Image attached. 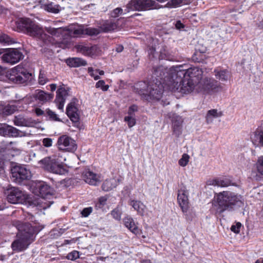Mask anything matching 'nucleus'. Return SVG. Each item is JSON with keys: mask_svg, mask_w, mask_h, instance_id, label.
<instances>
[{"mask_svg": "<svg viewBox=\"0 0 263 263\" xmlns=\"http://www.w3.org/2000/svg\"><path fill=\"white\" fill-rule=\"evenodd\" d=\"M169 70L164 66H159L155 68L153 81L148 84L144 82H139L135 86L137 92L147 100H159L162 96L165 86L168 88L170 83Z\"/></svg>", "mask_w": 263, "mask_h": 263, "instance_id": "1", "label": "nucleus"}, {"mask_svg": "<svg viewBox=\"0 0 263 263\" xmlns=\"http://www.w3.org/2000/svg\"><path fill=\"white\" fill-rule=\"evenodd\" d=\"M17 26L21 31L36 37L41 46L56 44L58 47L65 49L69 47L70 45L69 38L63 39L62 41L55 43L52 36L45 33L41 27L30 18H24L20 20L17 22Z\"/></svg>", "mask_w": 263, "mask_h": 263, "instance_id": "2", "label": "nucleus"}, {"mask_svg": "<svg viewBox=\"0 0 263 263\" xmlns=\"http://www.w3.org/2000/svg\"><path fill=\"white\" fill-rule=\"evenodd\" d=\"M17 229L18 238L14 240L11 244L13 251L15 252H22L25 250L29 245L33 241L34 234H37V231L29 224H23L19 221L13 222Z\"/></svg>", "mask_w": 263, "mask_h": 263, "instance_id": "3", "label": "nucleus"}, {"mask_svg": "<svg viewBox=\"0 0 263 263\" xmlns=\"http://www.w3.org/2000/svg\"><path fill=\"white\" fill-rule=\"evenodd\" d=\"M213 204L216 213L221 214L226 211H232L235 205L240 206L242 202L240 195L223 191L215 194Z\"/></svg>", "mask_w": 263, "mask_h": 263, "instance_id": "4", "label": "nucleus"}, {"mask_svg": "<svg viewBox=\"0 0 263 263\" xmlns=\"http://www.w3.org/2000/svg\"><path fill=\"white\" fill-rule=\"evenodd\" d=\"M170 83L168 89L174 92H179L182 93L191 92L196 84L192 81L183 77H179L176 73L169 74Z\"/></svg>", "mask_w": 263, "mask_h": 263, "instance_id": "5", "label": "nucleus"}, {"mask_svg": "<svg viewBox=\"0 0 263 263\" xmlns=\"http://www.w3.org/2000/svg\"><path fill=\"white\" fill-rule=\"evenodd\" d=\"M66 160L65 157L57 158L56 156L45 157L39 160L45 170L56 174L63 175L66 173L63 163Z\"/></svg>", "mask_w": 263, "mask_h": 263, "instance_id": "6", "label": "nucleus"}, {"mask_svg": "<svg viewBox=\"0 0 263 263\" xmlns=\"http://www.w3.org/2000/svg\"><path fill=\"white\" fill-rule=\"evenodd\" d=\"M170 74L176 73L177 76L183 78H186L197 84L201 79L202 71L197 67H193L187 69H184L182 66L172 67L168 68Z\"/></svg>", "mask_w": 263, "mask_h": 263, "instance_id": "7", "label": "nucleus"}, {"mask_svg": "<svg viewBox=\"0 0 263 263\" xmlns=\"http://www.w3.org/2000/svg\"><path fill=\"white\" fill-rule=\"evenodd\" d=\"M161 8L160 5L153 0H131L127 5L125 11H146Z\"/></svg>", "mask_w": 263, "mask_h": 263, "instance_id": "8", "label": "nucleus"}, {"mask_svg": "<svg viewBox=\"0 0 263 263\" xmlns=\"http://www.w3.org/2000/svg\"><path fill=\"white\" fill-rule=\"evenodd\" d=\"M9 80L16 84H23L31 79V73L28 70L20 66H17L12 69L7 74Z\"/></svg>", "mask_w": 263, "mask_h": 263, "instance_id": "9", "label": "nucleus"}, {"mask_svg": "<svg viewBox=\"0 0 263 263\" xmlns=\"http://www.w3.org/2000/svg\"><path fill=\"white\" fill-rule=\"evenodd\" d=\"M11 173L12 181L18 184H23L24 181L29 180L31 177L30 170L23 165L12 166Z\"/></svg>", "mask_w": 263, "mask_h": 263, "instance_id": "10", "label": "nucleus"}, {"mask_svg": "<svg viewBox=\"0 0 263 263\" xmlns=\"http://www.w3.org/2000/svg\"><path fill=\"white\" fill-rule=\"evenodd\" d=\"M4 193L7 201L12 204L23 203L26 199L24 193L18 188L9 185L4 187Z\"/></svg>", "mask_w": 263, "mask_h": 263, "instance_id": "11", "label": "nucleus"}, {"mask_svg": "<svg viewBox=\"0 0 263 263\" xmlns=\"http://www.w3.org/2000/svg\"><path fill=\"white\" fill-rule=\"evenodd\" d=\"M57 145L59 150L65 152H73L77 148L75 141L67 135L59 137Z\"/></svg>", "mask_w": 263, "mask_h": 263, "instance_id": "12", "label": "nucleus"}, {"mask_svg": "<svg viewBox=\"0 0 263 263\" xmlns=\"http://www.w3.org/2000/svg\"><path fill=\"white\" fill-rule=\"evenodd\" d=\"M32 192L36 195L45 198L52 192V188L46 182L37 181L33 182L31 186Z\"/></svg>", "mask_w": 263, "mask_h": 263, "instance_id": "13", "label": "nucleus"}, {"mask_svg": "<svg viewBox=\"0 0 263 263\" xmlns=\"http://www.w3.org/2000/svg\"><path fill=\"white\" fill-rule=\"evenodd\" d=\"M23 53L17 49H9L2 55V60L10 64L18 62L23 58Z\"/></svg>", "mask_w": 263, "mask_h": 263, "instance_id": "14", "label": "nucleus"}, {"mask_svg": "<svg viewBox=\"0 0 263 263\" xmlns=\"http://www.w3.org/2000/svg\"><path fill=\"white\" fill-rule=\"evenodd\" d=\"M26 133L16 128L6 124H0V135L9 137H23L26 135Z\"/></svg>", "mask_w": 263, "mask_h": 263, "instance_id": "15", "label": "nucleus"}, {"mask_svg": "<svg viewBox=\"0 0 263 263\" xmlns=\"http://www.w3.org/2000/svg\"><path fill=\"white\" fill-rule=\"evenodd\" d=\"M69 88L64 86H61L57 91V96L55 102L58 108L63 111L65 101L69 96Z\"/></svg>", "mask_w": 263, "mask_h": 263, "instance_id": "16", "label": "nucleus"}, {"mask_svg": "<svg viewBox=\"0 0 263 263\" xmlns=\"http://www.w3.org/2000/svg\"><path fill=\"white\" fill-rule=\"evenodd\" d=\"M66 114L72 122L74 123V126L79 127L80 125V117L81 111L77 108L73 103H69L66 108Z\"/></svg>", "mask_w": 263, "mask_h": 263, "instance_id": "17", "label": "nucleus"}, {"mask_svg": "<svg viewBox=\"0 0 263 263\" xmlns=\"http://www.w3.org/2000/svg\"><path fill=\"white\" fill-rule=\"evenodd\" d=\"M97 24L102 32H109L115 30L118 27L117 21L113 20H100Z\"/></svg>", "mask_w": 263, "mask_h": 263, "instance_id": "18", "label": "nucleus"}, {"mask_svg": "<svg viewBox=\"0 0 263 263\" xmlns=\"http://www.w3.org/2000/svg\"><path fill=\"white\" fill-rule=\"evenodd\" d=\"M82 177L85 182L92 185H97L100 181L99 177L89 170H86L83 172Z\"/></svg>", "mask_w": 263, "mask_h": 263, "instance_id": "19", "label": "nucleus"}, {"mask_svg": "<svg viewBox=\"0 0 263 263\" xmlns=\"http://www.w3.org/2000/svg\"><path fill=\"white\" fill-rule=\"evenodd\" d=\"M13 121L14 125L18 126L31 127L35 123L31 119L26 118L21 115L15 116Z\"/></svg>", "mask_w": 263, "mask_h": 263, "instance_id": "20", "label": "nucleus"}, {"mask_svg": "<svg viewBox=\"0 0 263 263\" xmlns=\"http://www.w3.org/2000/svg\"><path fill=\"white\" fill-rule=\"evenodd\" d=\"M177 200L182 212L183 213L186 212L189 208V202L187 196L185 191L182 190L179 191Z\"/></svg>", "mask_w": 263, "mask_h": 263, "instance_id": "21", "label": "nucleus"}, {"mask_svg": "<svg viewBox=\"0 0 263 263\" xmlns=\"http://www.w3.org/2000/svg\"><path fill=\"white\" fill-rule=\"evenodd\" d=\"M203 86L205 89L218 91L221 89V87L219 82L212 78H205L204 80Z\"/></svg>", "mask_w": 263, "mask_h": 263, "instance_id": "22", "label": "nucleus"}, {"mask_svg": "<svg viewBox=\"0 0 263 263\" xmlns=\"http://www.w3.org/2000/svg\"><path fill=\"white\" fill-rule=\"evenodd\" d=\"M119 181V179L114 178L106 179L102 185V190L108 192L113 190L118 185Z\"/></svg>", "mask_w": 263, "mask_h": 263, "instance_id": "23", "label": "nucleus"}, {"mask_svg": "<svg viewBox=\"0 0 263 263\" xmlns=\"http://www.w3.org/2000/svg\"><path fill=\"white\" fill-rule=\"evenodd\" d=\"M125 226L127 228L133 233L138 234L140 230L135 224L134 219L131 217L127 216L123 219Z\"/></svg>", "mask_w": 263, "mask_h": 263, "instance_id": "24", "label": "nucleus"}, {"mask_svg": "<svg viewBox=\"0 0 263 263\" xmlns=\"http://www.w3.org/2000/svg\"><path fill=\"white\" fill-rule=\"evenodd\" d=\"M68 66L71 67H79L87 65V62L80 58H70L66 60Z\"/></svg>", "mask_w": 263, "mask_h": 263, "instance_id": "25", "label": "nucleus"}, {"mask_svg": "<svg viewBox=\"0 0 263 263\" xmlns=\"http://www.w3.org/2000/svg\"><path fill=\"white\" fill-rule=\"evenodd\" d=\"M129 205L132 206L139 215H143L145 205L142 202L136 200H130L129 201Z\"/></svg>", "mask_w": 263, "mask_h": 263, "instance_id": "26", "label": "nucleus"}, {"mask_svg": "<svg viewBox=\"0 0 263 263\" xmlns=\"http://www.w3.org/2000/svg\"><path fill=\"white\" fill-rule=\"evenodd\" d=\"M208 184L221 187H227L232 184L231 180L227 178L214 179L208 181Z\"/></svg>", "mask_w": 263, "mask_h": 263, "instance_id": "27", "label": "nucleus"}, {"mask_svg": "<svg viewBox=\"0 0 263 263\" xmlns=\"http://www.w3.org/2000/svg\"><path fill=\"white\" fill-rule=\"evenodd\" d=\"M223 115L221 111H218L217 109H213L209 110L206 116V121L208 123L213 122V118L220 117Z\"/></svg>", "mask_w": 263, "mask_h": 263, "instance_id": "28", "label": "nucleus"}, {"mask_svg": "<svg viewBox=\"0 0 263 263\" xmlns=\"http://www.w3.org/2000/svg\"><path fill=\"white\" fill-rule=\"evenodd\" d=\"M182 120L180 117L173 122V133L175 136L178 137L182 133Z\"/></svg>", "mask_w": 263, "mask_h": 263, "instance_id": "29", "label": "nucleus"}, {"mask_svg": "<svg viewBox=\"0 0 263 263\" xmlns=\"http://www.w3.org/2000/svg\"><path fill=\"white\" fill-rule=\"evenodd\" d=\"M191 0H171L166 4V7L168 8H176L181 5H186L191 3Z\"/></svg>", "mask_w": 263, "mask_h": 263, "instance_id": "30", "label": "nucleus"}, {"mask_svg": "<svg viewBox=\"0 0 263 263\" xmlns=\"http://www.w3.org/2000/svg\"><path fill=\"white\" fill-rule=\"evenodd\" d=\"M42 7L43 9L49 12L58 13L60 11V10L59 9V6L58 5L54 4L53 3L43 4Z\"/></svg>", "mask_w": 263, "mask_h": 263, "instance_id": "31", "label": "nucleus"}, {"mask_svg": "<svg viewBox=\"0 0 263 263\" xmlns=\"http://www.w3.org/2000/svg\"><path fill=\"white\" fill-rule=\"evenodd\" d=\"M215 76L216 79L221 81H227L228 78V71L227 70H214Z\"/></svg>", "mask_w": 263, "mask_h": 263, "instance_id": "32", "label": "nucleus"}, {"mask_svg": "<svg viewBox=\"0 0 263 263\" xmlns=\"http://www.w3.org/2000/svg\"><path fill=\"white\" fill-rule=\"evenodd\" d=\"M71 34L74 36H77L82 34H85V27L84 26H77L71 29Z\"/></svg>", "mask_w": 263, "mask_h": 263, "instance_id": "33", "label": "nucleus"}, {"mask_svg": "<svg viewBox=\"0 0 263 263\" xmlns=\"http://www.w3.org/2000/svg\"><path fill=\"white\" fill-rule=\"evenodd\" d=\"M160 57L162 59H164L169 61L173 60V56L169 52L166 47L161 49L160 51Z\"/></svg>", "mask_w": 263, "mask_h": 263, "instance_id": "34", "label": "nucleus"}, {"mask_svg": "<svg viewBox=\"0 0 263 263\" xmlns=\"http://www.w3.org/2000/svg\"><path fill=\"white\" fill-rule=\"evenodd\" d=\"M53 94H49L43 91H40L37 95V97L39 100L42 101H47L53 98Z\"/></svg>", "mask_w": 263, "mask_h": 263, "instance_id": "35", "label": "nucleus"}, {"mask_svg": "<svg viewBox=\"0 0 263 263\" xmlns=\"http://www.w3.org/2000/svg\"><path fill=\"white\" fill-rule=\"evenodd\" d=\"M254 142H258L263 146V131H257L255 132L254 136L251 138Z\"/></svg>", "mask_w": 263, "mask_h": 263, "instance_id": "36", "label": "nucleus"}, {"mask_svg": "<svg viewBox=\"0 0 263 263\" xmlns=\"http://www.w3.org/2000/svg\"><path fill=\"white\" fill-rule=\"evenodd\" d=\"M101 30L100 28L85 27V34H87L90 36L97 35L100 33Z\"/></svg>", "mask_w": 263, "mask_h": 263, "instance_id": "37", "label": "nucleus"}, {"mask_svg": "<svg viewBox=\"0 0 263 263\" xmlns=\"http://www.w3.org/2000/svg\"><path fill=\"white\" fill-rule=\"evenodd\" d=\"M16 110V106L8 105L4 108L3 112L4 115L8 116L13 114Z\"/></svg>", "mask_w": 263, "mask_h": 263, "instance_id": "38", "label": "nucleus"}, {"mask_svg": "<svg viewBox=\"0 0 263 263\" xmlns=\"http://www.w3.org/2000/svg\"><path fill=\"white\" fill-rule=\"evenodd\" d=\"M46 152L47 151L45 150L43 147H40L38 149L36 150L35 152H31L30 156L33 158L37 157L38 159H40L41 158V154Z\"/></svg>", "mask_w": 263, "mask_h": 263, "instance_id": "39", "label": "nucleus"}, {"mask_svg": "<svg viewBox=\"0 0 263 263\" xmlns=\"http://www.w3.org/2000/svg\"><path fill=\"white\" fill-rule=\"evenodd\" d=\"M8 147L9 149L14 152L16 154H20L21 152V148L16 142H10Z\"/></svg>", "mask_w": 263, "mask_h": 263, "instance_id": "40", "label": "nucleus"}, {"mask_svg": "<svg viewBox=\"0 0 263 263\" xmlns=\"http://www.w3.org/2000/svg\"><path fill=\"white\" fill-rule=\"evenodd\" d=\"M47 31L52 35H55L58 36L60 34H62L63 31V29L61 28H54L49 27L46 29Z\"/></svg>", "mask_w": 263, "mask_h": 263, "instance_id": "41", "label": "nucleus"}, {"mask_svg": "<svg viewBox=\"0 0 263 263\" xmlns=\"http://www.w3.org/2000/svg\"><path fill=\"white\" fill-rule=\"evenodd\" d=\"M256 165L258 172L263 175V156L258 157Z\"/></svg>", "mask_w": 263, "mask_h": 263, "instance_id": "42", "label": "nucleus"}, {"mask_svg": "<svg viewBox=\"0 0 263 263\" xmlns=\"http://www.w3.org/2000/svg\"><path fill=\"white\" fill-rule=\"evenodd\" d=\"M189 156L186 154H183L181 158L179 160L178 163L181 166H186L189 161Z\"/></svg>", "mask_w": 263, "mask_h": 263, "instance_id": "43", "label": "nucleus"}, {"mask_svg": "<svg viewBox=\"0 0 263 263\" xmlns=\"http://www.w3.org/2000/svg\"><path fill=\"white\" fill-rule=\"evenodd\" d=\"M46 114L49 118L53 121H60V119L58 117L57 115L49 109L46 110Z\"/></svg>", "mask_w": 263, "mask_h": 263, "instance_id": "44", "label": "nucleus"}, {"mask_svg": "<svg viewBox=\"0 0 263 263\" xmlns=\"http://www.w3.org/2000/svg\"><path fill=\"white\" fill-rule=\"evenodd\" d=\"M124 121L127 123L129 127H132L136 124V119L134 116H127L125 117Z\"/></svg>", "mask_w": 263, "mask_h": 263, "instance_id": "45", "label": "nucleus"}, {"mask_svg": "<svg viewBox=\"0 0 263 263\" xmlns=\"http://www.w3.org/2000/svg\"><path fill=\"white\" fill-rule=\"evenodd\" d=\"M123 13V9L121 8H117L114 9L110 12V16L113 18H116L122 14Z\"/></svg>", "mask_w": 263, "mask_h": 263, "instance_id": "46", "label": "nucleus"}, {"mask_svg": "<svg viewBox=\"0 0 263 263\" xmlns=\"http://www.w3.org/2000/svg\"><path fill=\"white\" fill-rule=\"evenodd\" d=\"M107 197L106 196L101 197L99 198L98 202L96 204V206L97 209L102 208L106 202Z\"/></svg>", "mask_w": 263, "mask_h": 263, "instance_id": "47", "label": "nucleus"}, {"mask_svg": "<svg viewBox=\"0 0 263 263\" xmlns=\"http://www.w3.org/2000/svg\"><path fill=\"white\" fill-rule=\"evenodd\" d=\"M66 258L69 260H74L79 258V252L73 251L67 254Z\"/></svg>", "mask_w": 263, "mask_h": 263, "instance_id": "48", "label": "nucleus"}, {"mask_svg": "<svg viewBox=\"0 0 263 263\" xmlns=\"http://www.w3.org/2000/svg\"><path fill=\"white\" fill-rule=\"evenodd\" d=\"M98 47L96 45L92 46L90 47L88 46L87 50V55L88 56H92L95 55L97 51Z\"/></svg>", "mask_w": 263, "mask_h": 263, "instance_id": "49", "label": "nucleus"}, {"mask_svg": "<svg viewBox=\"0 0 263 263\" xmlns=\"http://www.w3.org/2000/svg\"><path fill=\"white\" fill-rule=\"evenodd\" d=\"M96 87L97 88H101L103 91L107 90L109 88L108 85H105V82L103 80H100L97 82Z\"/></svg>", "mask_w": 263, "mask_h": 263, "instance_id": "50", "label": "nucleus"}, {"mask_svg": "<svg viewBox=\"0 0 263 263\" xmlns=\"http://www.w3.org/2000/svg\"><path fill=\"white\" fill-rule=\"evenodd\" d=\"M26 221H28V222L27 223H23V224H29V222H33L36 221L35 218L34 217V216L33 215H32L31 214H29V213L27 214V215L26 216ZM20 222L21 223H22V222H21V221H20ZM29 224L32 227V226L31 225L30 223H29ZM32 227L34 228L37 231V233L38 232L37 230L34 227L32 226Z\"/></svg>", "mask_w": 263, "mask_h": 263, "instance_id": "51", "label": "nucleus"}, {"mask_svg": "<svg viewBox=\"0 0 263 263\" xmlns=\"http://www.w3.org/2000/svg\"><path fill=\"white\" fill-rule=\"evenodd\" d=\"M11 42V38L7 35L3 34L0 36V43H7L9 44Z\"/></svg>", "mask_w": 263, "mask_h": 263, "instance_id": "52", "label": "nucleus"}, {"mask_svg": "<svg viewBox=\"0 0 263 263\" xmlns=\"http://www.w3.org/2000/svg\"><path fill=\"white\" fill-rule=\"evenodd\" d=\"M87 47L88 46H84L83 45H78L76 46V48L77 50L85 55H87Z\"/></svg>", "mask_w": 263, "mask_h": 263, "instance_id": "53", "label": "nucleus"}, {"mask_svg": "<svg viewBox=\"0 0 263 263\" xmlns=\"http://www.w3.org/2000/svg\"><path fill=\"white\" fill-rule=\"evenodd\" d=\"M53 143L52 139L49 138H44L42 140L43 145L46 147H50L52 146Z\"/></svg>", "mask_w": 263, "mask_h": 263, "instance_id": "54", "label": "nucleus"}, {"mask_svg": "<svg viewBox=\"0 0 263 263\" xmlns=\"http://www.w3.org/2000/svg\"><path fill=\"white\" fill-rule=\"evenodd\" d=\"M111 215L112 217L117 219V220H120L121 217V213L120 212V211L117 209H114L111 212Z\"/></svg>", "mask_w": 263, "mask_h": 263, "instance_id": "55", "label": "nucleus"}, {"mask_svg": "<svg viewBox=\"0 0 263 263\" xmlns=\"http://www.w3.org/2000/svg\"><path fill=\"white\" fill-rule=\"evenodd\" d=\"M241 227L240 222H237L236 225H232L231 228V230L235 233L238 234L240 232V229Z\"/></svg>", "mask_w": 263, "mask_h": 263, "instance_id": "56", "label": "nucleus"}, {"mask_svg": "<svg viewBox=\"0 0 263 263\" xmlns=\"http://www.w3.org/2000/svg\"><path fill=\"white\" fill-rule=\"evenodd\" d=\"M138 110V107L137 106L135 105H133L132 106H131L129 108V109H128V116H134V112L135 111H137Z\"/></svg>", "mask_w": 263, "mask_h": 263, "instance_id": "57", "label": "nucleus"}, {"mask_svg": "<svg viewBox=\"0 0 263 263\" xmlns=\"http://www.w3.org/2000/svg\"><path fill=\"white\" fill-rule=\"evenodd\" d=\"M88 72L91 77L94 78L95 80H97L100 79V77L97 74V73L94 72L93 69L92 67H89L88 68Z\"/></svg>", "mask_w": 263, "mask_h": 263, "instance_id": "58", "label": "nucleus"}, {"mask_svg": "<svg viewBox=\"0 0 263 263\" xmlns=\"http://www.w3.org/2000/svg\"><path fill=\"white\" fill-rule=\"evenodd\" d=\"M47 82V79L44 73H40L39 76V83L41 85L45 84Z\"/></svg>", "mask_w": 263, "mask_h": 263, "instance_id": "59", "label": "nucleus"}, {"mask_svg": "<svg viewBox=\"0 0 263 263\" xmlns=\"http://www.w3.org/2000/svg\"><path fill=\"white\" fill-rule=\"evenodd\" d=\"M92 208L89 207L84 209L81 214L84 217H87L91 212H92Z\"/></svg>", "mask_w": 263, "mask_h": 263, "instance_id": "60", "label": "nucleus"}, {"mask_svg": "<svg viewBox=\"0 0 263 263\" xmlns=\"http://www.w3.org/2000/svg\"><path fill=\"white\" fill-rule=\"evenodd\" d=\"M175 26L177 29H181L184 27V25L181 23L180 21L176 22Z\"/></svg>", "mask_w": 263, "mask_h": 263, "instance_id": "61", "label": "nucleus"}, {"mask_svg": "<svg viewBox=\"0 0 263 263\" xmlns=\"http://www.w3.org/2000/svg\"><path fill=\"white\" fill-rule=\"evenodd\" d=\"M123 46L121 45H119L117 46L116 50L117 52H121L123 51Z\"/></svg>", "mask_w": 263, "mask_h": 263, "instance_id": "62", "label": "nucleus"}, {"mask_svg": "<svg viewBox=\"0 0 263 263\" xmlns=\"http://www.w3.org/2000/svg\"><path fill=\"white\" fill-rule=\"evenodd\" d=\"M43 113L44 111L42 109L40 108L36 109V114L37 116L42 115L43 114Z\"/></svg>", "mask_w": 263, "mask_h": 263, "instance_id": "63", "label": "nucleus"}, {"mask_svg": "<svg viewBox=\"0 0 263 263\" xmlns=\"http://www.w3.org/2000/svg\"><path fill=\"white\" fill-rule=\"evenodd\" d=\"M50 89L51 91H54L57 88V85L55 84H51L50 85Z\"/></svg>", "mask_w": 263, "mask_h": 263, "instance_id": "64", "label": "nucleus"}]
</instances>
